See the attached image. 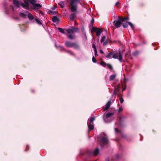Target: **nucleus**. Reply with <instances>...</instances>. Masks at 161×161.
<instances>
[{
  "label": "nucleus",
  "instance_id": "nucleus-1",
  "mask_svg": "<svg viewBox=\"0 0 161 161\" xmlns=\"http://www.w3.org/2000/svg\"><path fill=\"white\" fill-rule=\"evenodd\" d=\"M81 0H70V3L71 5L70 10L72 12H76L77 8V4L81 3L80 1Z\"/></svg>",
  "mask_w": 161,
  "mask_h": 161
},
{
  "label": "nucleus",
  "instance_id": "nucleus-42",
  "mask_svg": "<svg viewBox=\"0 0 161 161\" xmlns=\"http://www.w3.org/2000/svg\"><path fill=\"white\" fill-rule=\"evenodd\" d=\"M122 107H119L118 110L119 112H120L122 110Z\"/></svg>",
  "mask_w": 161,
  "mask_h": 161
},
{
  "label": "nucleus",
  "instance_id": "nucleus-19",
  "mask_svg": "<svg viewBox=\"0 0 161 161\" xmlns=\"http://www.w3.org/2000/svg\"><path fill=\"white\" fill-rule=\"evenodd\" d=\"M27 13H20L19 14V15L20 17H22V18L25 19L26 18V16L27 15Z\"/></svg>",
  "mask_w": 161,
  "mask_h": 161
},
{
  "label": "nucleus",
  "instance_id": "nucleus-34",
  "mask_svg": "<svg viewBox=\"0 0 161 161\" xmlns=\"http://www.w3.org/2000/svg\"><path fill=\"white\" fill-rule=\"evenodd\" d=\"M100 64L103 66H105L106 65H107V64H106L104 62H103L101 63H100Z\"/></svg>",
  "mask_w": 161,
  "mask_h": 161
},
{
  "label": "nucleus",
  "instance_id": "nucleus-12",
  "mask_svg": "<svg viewBox=\"0 0 161 161\" xmlns=\"http://www.w3.org/2000/svg\"><path fill=\"white\" fill-rule=\"evenodd\" d=\"M114 53V51H113L110 52H108V54L106 56V58L108 59H110L112 58V56H113Z\"/></svg>",
  "mask_w": 161,
  "mask_h": 161
},
{
  "label": "nucleus",
  "instance_id": "nucleus-40",
  "mask_svg": "<svg viewBox=\"0 0 161 161\" xmlns=\"http://www.w3.org/2000/svg\"><path fill=\"white\" fill-rule=\"evenodd\" d=\"M66 52L67 53H69V54H71V55H74V54H73V53H72L71 51H66Z\"/></svg>",
  "mask_w": 161,
  "mask_h": 161
},
{
  "label": "nucleus",
  "instance_id": "nucleus-21",
  "mask_svg": "<svg viewBox=\"0 0 161 161\" xmlns=\"http://www.w3.org/2000/svg\"><path fill=\"white\" fill-rule=\"evenodd\" d=\"M95 118L94 117H91L90 118L89 121H88V122L90 123V124H92L93 123V121L95 120Z\"/></svg>",
  "mask_w": 161,
  "mask_h": 161
},
{
  "label": "nucleus",
  "instance_id": "nucleus-52",
  "mask_svg": "<svg viewBox=\"0 0 161 161\" xmlns=\"http://www.w3.org/2000/svg\"><path fill=\"white\" fill-rule=\"evenodd\" d=\"M55 46H56V47H57V45L55 44Z\"/></svg>",
  "mask_w": 161,
  "mask_h": 161
},
{
  "label": "nucleus",
  "instance_id": "nucleus-5",
  "mask_svg": "<svg viewBox=\"0 0 161 161\" xmlns=\"http://www.w3.org/2000/svg\"><path fill=\"white\" fill-rule=\"evenodd\" d=\"M68 33L69 34H73L75 32H78L79 31V29L73 26L71 27L66 30Z\"/></svg>",
  "mask_w": 161,
  "mask_h": 161
},
{
  "label": "nucleus",
  "instance_id": "nucleus-3",
  "mask_svg": "<svg viewBox=\"0 0 161 161\" xmlns=\"http://www.w3.org/2000/svg\"><path fill=\"white\" fill-rule=\"evenodd\" d=\"M100 144L102 148L104 146L108 145L109 144V141L108 138L106 136H101L99 140Z\"/></svg>",
  "mask_w": 161,
  "mask_h": 161
},
{
  "label": "nucleus",
  "instance_id": "nucleus-48",
  "mask_svg": "<svg viewBox=\"0 0 161 161\" xmlns=\"http://www.w3.org/2000/svg\"><path fill=\"white\" fill-rule=\"evenodd\" d=\"M119 3V1H117L115 4V6H117V5Z\"/></svg>",
  "mask_w": 161,
  "mask_h": 161
},
{
  "label": "nucleus",
  "instance_id": "nucleus-24",
  "mask_svg": "<svg viewBox=\"0 0 161 161\" xmlns=\"http://www.w3.org/2000/svg\"><path fill=\"white\" fill-rule=\"evenodd\" d=\"M128 22L126 21L125 22L122 23V25L124 28H126L127 27L128 25H129Z\"/></svg>",
  "mask_w": 161,
  "mask_h": 161
},
{
  "label": "nucleus",
  "instance_id": "nucleus-51",
  "mask_svg": "<svg viewBox=\"0 0 161 161\" xmlns=\"http://www.w3.org/2000/svg\"><path fill=\"white\" fill-rule=\"evenodd\" d=\"M59 47L61 48L64 49L63 47L62 46H59Z\"/></svg>",
  "mask_w": 161,
  "mask_h": 161
},
{
  "label": "nucleus",
  "instance_id": "nucleus-30",
  "mask_svg": "<svg viewBox=\"0 0 161 161\" xmlns=\"http://www.w3.org/2000/svg\"><path fill=\"white\" fill-rule=\"evenodd\" d=\"M67 37L69 39L72 40H73L74 38L73 36L71 34H69L67 35Z\"/></svg>",
  "mask_w": 161,
  "mask_h": 161
},
{
  "label": "nucleus",
  "instance_id": "nucleus-47",
  "mask_svg": "<svg viewBox=\"0 0 161 161\" xmlns=\"http://www.w3.org/2000/svg\"><path fill=\"white\" fill-rule=\"evenodd\" d=\"M117 158L118 159L119 157V154H117L116 155Z\"/></svg>",
  "mask_w": 161,
  "mask_h": 161
},
{
  "label": "nucleus",
  "instance_id": "nucleus-10",
  "mask_svg": "<svg viewBox=\"0 0 161 161\" xmlns=\"http://www.w3.org/2000/svg\"><path fill=\"white\" fill-rule=\"evenodd\" d=\"M22 2L19 3L17 0H13V3L15 6L19 8L20 6H21V4Z\"/></svg>",
  "mask_w": 161,
  "mask_h": 161
},
{
  "label": "nucleus",
  "instance_id": "nucleus-20",
  "mask_svg": "<svg viewBox=\"0 0 161 161\" xmlns=\"http://www.w3.org/2000/svg\"><path fill=\"white\" fill-rule=\"evenodd\" d=\"M118 59L120 62H122V55L121 54V52H119V55Z\"/></svg>",
  "mask_w": 161,
  "mask_h": 161
},
{
  "label": "nucleus",
  "instance_id": "nucleus-37",
  "mask_svg": "<svg viewBox=\"0 0 161 161\" xmlns=\"http://www.w3.org/2000/svg\"><path fill=\"white\" fill-rule=\"evenodd\" d=\"M92 61L94 63H96L97 62V60L94 56H93L92 58Z\"/></svg>",
  "mask_w": 161,
  "mask_h": 161
},
{
  "label": "nucleus",
  "instance_id": "nucleus-44",
  "mask_svg": "<svg viewBox=\"0 0 161 161\" xmlns=\"http://www.w3.org/2000/svg\"><path fill=\"white\" fill-rule=\"evenodd\" d=\"M56 7L54 6H53L51 8V9L53 10H54L56 9Z\"/></svg>",
  "mask_w": 161,
  "mask_h": 161
},
{
  "label": "nucleus",
  "instance_id": "nucleus-9",
  "mask_svg": "<svg viewBox=\"0 0 161 161\" xmlns=\"http://www.w3.org/2000/svg\"><path fill=\"white\" fill-rule=\"evenodd\" d=\"M25 13H27L28 18L29 20H31L33 19H35V18H34L33 16L29 12L27 11H25Z\"/></svg>",
  "mask_w": 161,
  "mask_h": 161
},
{
  "label": "nucleus",
  "instance_id": "nucleus-4",
  "mask_svg": "<svg viewBox=\"0 0 161 161\" xmlns=\"http://www.w3.org/2000/svg\"><path fill=\"white\" fill-rule=\"evenodd\" d=\"M24 3H22L21 5L23 8L27 10L29 9L30 3H31L32 4V5H33L36 2V0H30V2L26 0H24Z\"/></svg>",
  "mask_w": 161,
  "mask_h": 161
},
{
  "label": "nucleus",
  "instance_id": "nucleus-13",
  "mask_svg": "<svg viewBox=\"0 0 161 161\" xmlns=\"http://www.w3.org/2000/svg\"><path fill=\"white\" fill-rule=\"evenodd\" d=\"M42 5L39 3H36L32 5V8L34 9H37L39 8L42 7Z\"/></svg>",
  "mask_w": 161,
  "mask_h": 161
},
{
  "label": "nucleus",
  "instance_id": "nucleus-35",
  "mask_svg": "<svg viewBox=\"0 0 161 161\" xmlns=\"http://www.w3.org/2000/svg\"><path fill=\"white\" fill-rule=\"evenodd\" d=\"M106 37L105 36H103L102 37V38L101 39V42H103L104 41V40L105 39Z\"/></svg>",
  "mask_w": 161,
  "mask_h": 161
},
{
  "label": "nucleus",
  "instance_id": "nucleus-28",
  "mask_svg": "<svg viewBox=\"0 0 161 161\" xmlns=\"http://www.w3.org/2000/svg\"><path fill=\"white\" fill-rule=\"evenodd\" d=\"M129 19V17H127L124 18H121V20L123 22L125 20H128Z\"/></svg>",
  "mask_w": 161,
  "mask_h": 161
},
{
  "label": "nucleus",
  "instance_id": "nucleus-38",
  "mask_svg": "<svg viewBox=\"0 0 161 161\" xmlns=\"http://www.w3.org/2000/svg\"><path fill=\"white\" fill-rule=\"evenodd\" d=\"M119 100H120V103H123L124 101L123 98L121 97H120L119 98Z\"/></svg>",
  "mask_w": 161,
  "mask_h": 161
},
{
  "label": "nucleus",
  "instance_id": "nucleus-53",
  "mask_svg": "<svg viewBox=\"0 0 161 161\" xmlns=\"http://www.w3.org/2000/svg\"><path fill=\"white\" fill-rule=\"evenodd\" d=\"M32 91L33 92H34V90H32Z\"/></svg>",
  "mask_w": 161,
  "mask_h": 161
},
{
  "label": "nucleus",
  "instance_id": "nucleus-36",
  "mask_svg": "<svg viewBox=\"0 0 161 161\" xmlns=\"http://www.w3.org/2000/svg\"><path fill=\"white\" fill-rule=\"evenodd\" d=\"M94 22V19L93 18H92V19L91 20V24L92 25L91 26H93V24Z\"/></svg>",
  "mask_w": 161,
  "mask_h": 161
},
{
  "label": "nucleus",
  "instance_id": "nucleus-14",
  "mask_svg": "<svg viewBox=\"0 0 161 161\" xmlns=\"http://www.w3.org/2000/svg\"><path fill=\"white\" fill-rule=\"evenodd\" d=\"M111 104V100H109L106 105V107L104 108V110H106L110 107Z\"/></svg>",
  "mask_w": 161,
  "mask_h": 161
},
{
  "label": "nucleus",
  "instance_id": "nucleus-31",
  "mask_svg": "<svg viewBox=\"0 0 161 161\" xmlns=\"http://www.w3.org/2000/svg\"><path fill=\"white\" fill-rule=\"evenodd\" d=\"M91 27H92V30L93 31H95L96 32V31H97V30L98 29V28H97L96 27H94L93 26H93H92Z\"/></svg>",
  "mask_w": 161,
  "mask_h": 161
},
{
  "label": "nucleus",
  "instance_id": "nucleus-27",
  "mask_svg": "<svg viewBox=\"0 0 161 161\" xmlns=\"http://www.w3.org/2000/svg\"><path fill=\"white\" fill-rule=\"evenodd\" d=\"M128 23L129 25L130 26L131 29L132 30H134V25L130 22H128Z\"/></svg>",
  "mask_w": 161,
  "mask_h": 161
},
{
  "label": "nucleus",
  "instance_id": "nucleus-18",
  "mask_svg": "<svg viewBox=\"0 0 161 161\" xmlns=\"http://www.w3.org/2000/svg\"><path fill=\"white\" fill-rule=\"evenodd\" d=\"M76 17V14L75 13L72 14L70 16V19L71 20H73Z\"/></svg>",
  "mask_w": 161,
  "mask_h": 161
},
{
  "label": "nucleus",
  "instance_id": "nucleus-6",
  "mask_svg": "<svg viewBox=\"0 0 161 161\" xmlns=\"http://www.w3.org/2000/svg\"><path fill=\"white\" fill-rule=\"evenodd\" d=\"M123 22L121 20V18L119 17L118 19L117 20L114 24V26L116 28L119 27L121 25Z\"/></svg>",
  "mask_w": 161,
  "mask_h": 161
},
{
  "label": "nucleus",
  "instance_id": "nucleus-16",
  "mask_svg": "<svg viewBox=\"0 0 161 161\" xmlns=\"http://www.w3.org/2000/svg\"><path fill=\"white\" fill-rule=\"evenodd\" d=\"M103 32V31L101 29L98 28L96 32V35L97 36H99Z\"/></svg>",
  "mask_w": 161,
  "mask_h": 161
},
{
  "label": "nucleus",
  "instance_id": "nucleus-25",
  "mask_svg": "<svg viewBox=\"0 0 161 161\" xmlns=\"http://www.w3.org/2000/svg\"><path fill=\"white\" fill-rule=\"evenodd\" d=\"M119 55L118 53H115L114 54L113 56H112V58L114 59H118Z\"/></svg>",
  "mask_w": 161,
  "mask_h": 161
},
{
  "label": "nucleus",
  "instance_id": "nucleus-26",
  "mask_svg": "<svg viewBox=\"0 0 161 161\" xmlns=\"http://www.w3.org/2000/svg\"><path fill=\"white\" fill-rule=\"evenodd\" d=\"M35 20L36 22L39 25H40L42 24V23L40 21V19H36L35 18Z\"/></svg>",
  "mask_w": 161,
  "mask_h": 161
},
{
  "label": "nucleus",
  "instance_id": "nucleus-33",
  "mask_svg": "<svg viewBox=\"0 0 161 161\" xmlns=\"http://www.w3.org/2000/svg\"><path fill=\"white\" fill-rule=\"evenodd\" d=\"M107 65L108 68L112 70L113 69V67L111 64H107Z\"/></svg>",
  "mask_w": 161,
  "mask_h": 161
},
{
  "label": "nucleus",
  "instance_id": "nucleus-49",
  "mask_svg": "<svg viewBox=\"0 0 161 161\" xmlns=\"http://www.w3.org/2000/svg\"><path fill=\"white\" fill-rule=\"evenodd\" d=\"M100 53H103V52L102 50H100Z\"/></svg>",
  "mask_w": 161,
  "mask_h": 161
},
{
  "label": "nucleus",
  "instance_id": "nucleus-17",
  "mask_svg": "<svg viewBox=\"0 0 161 161\" xmlns=\"http://www.w3.org/2000/svg\"><path fill=\"white\" fill-rule=\"evenodd\" d=\"M87 125L88 128L89 130H93L94 129V126L93 125V123L92 124H90L89 125L87 123Z\"/></svg>",
  "mask_w": 161,
  "mask_h": 161
},
{
  "label": "nucleus",
  "instance_id": "nucleus-29",
  "mask_svg": "<svg viewBox=\"0 0 161 161\" xmlns=\"http://www.w3.org/2000/svg\"><path fill=\"white\" fill-rule=\"evenodd\" d=\"M58 29L59 30V31L61 33H62V34H65V32L64 31L63 29L61 28L58 27Z\"/></svg>",
  "mask_w": 161,
  "mask_h": 161
},
{
  "label": "nucleus",
  "instance_id": "nucleus-32",
  "mask_svg": "<svg viewBox=\"0 0 161 161\" xmlns=\"http://www.w3.org/2000/svg\"><path fill=\"white\" fill-rule=\"evenodd\" d=\"M48 12L49 14H52V15L54 14H56V11H53L50 10H49L48 11Z\"/></svg>",
  "mask_w": 161,
  "mask_h": 161
},
{
  "label": "nucleus",
  "instance_id": "nucleus-8",
  "mask_svg": "<svg viewBox=\"0 0 161 161\" xmlns=\"http://www.w3.org/2000/svg\"><path fill=\"white\" fill-rule=\"evenodd\" d=\"M126 117L125 116H122L119 118V124L121 126H123V123L126 121Z\"/></svg>",
  "mask_w": 161,
  "mask_h": 161
},
{
  "label": "nucleus",
  "instance_id": "nucleus-7",
  "mask_svg": "<svg viewBox=\"0 0 161 161\" xmlns=\"http://www.w3.org/2000/svg\"><path fill=\"white\" fill-rule=\"evenodd\" d=\"M88 152L90 155H93L94 156H97L99 153V149L97 148L95 149L93 152L91 151H89Z\"/></svg>",
  "mask_w": 161,
  "mask_h": 161
},
{
  "label": "nucleus",
  "instance_id": "nucleus-23",
  "mask_svg": "<svg viewBox=\"0 0 161 161\" xmlns=\"http://www.w3.org/2000/svg\"><path fill=\"white\" fill-rule=\"evenodd\" d=\"M58 4L60 5L61 7L63 8L65 6L64 2L62 1H60L58 3Z\"/></svg>",
  "mask_w": 161,
  "mask_h": 161
},
{
  "label": "nucleus",
  "instance_id": "nucleus-39",
  "mask_svg": "<svg viewBox=\"0 0 161 161\" xmlns=\"http://www.w3.org/2000/svg\"><path fill=\"white\" fill-rule=\"evenodd\" d=\"M92 47L94 49V50H97L95 45L94 44H92Z\"/></svg>",
  "mask_w": 161,
  "mask_h": 161
},
{
  "label": "nucleus",
  "instance_id": "nucleus-46",
  "mask_svg": "<svg viewBox=\"0 0 161 161\" xmlns=\"http://www.w3.org/2000/svg\"><path fill=\"white\" fill-rule=\"evenodd\" d=\"M115 132H116V133H118V129L117 128H115Z\"/></svg>",
  "mask_w": 161,
  "mask_h": 161
},
{
  "label": "nucleus",
  "instance_id": "nucleus-11",
  "mask_svg": "<svg viewBox=\"0 0 161 161\" xmlns=\"http://www.w3.org/2000/svg\"><path fill=\"white\" fill-rule=\"evenodd\" d=\"M52 21L53 22L59 23V20L57 16H54L52 18Z\"/></svg>",
  "mask_w": 161,
  "mask_h": 161
},
{
  "label": "nucleus",
  "instance_id": "nucleus-41",
  "mask_svg": "<svg viewBox=\"0 0 161 161\" xmlns=\"http://www.w3.org/2000/svg\"><path fill=\"white\" fill-rule=\"evenodd\" d=\"M94 55L95 56H97V50H94Z\"/></svg>",
  "mask_w": 161,
  "mask_h": 161
},
{
  "label": "nucleus",
  "instance_id": "nucleus-45",
  "mask_svg": "<svg viewBox=\"0 0 161 161\" xmlns=\"http://www.w3.org/2000/svg\"><path fill=\"white\" fill-rule=\"evenodd\" d=\"M137 53H138L137 52H134L133 53V55L134 56H136L137 54Z\"/></svg>",
  "mask_w": 161,
  "mask_h": 161
},
{
  "label": "nucleus",
  "instance_id": "nucleus-43",
  "mask_svg": "<svg viewBox=\"0 0 161 161\" xmlns=\"http://www.w3.org/2000/svg\"><path fill=\"white\" fill-rule=\"evenodd\" d=\"M108 41H107L103 43V45H106L108 44Z\"/></svg>",
  "mask_w": 161,
  "mask_h": 161
},
{
  "label": "nucleus",
  "instance_id": "nucleus-22",
  "mask_svg": "<svg viewBox=\"0 0 161 161\" xmlns=\"http://www.w3.org/2000/svg\"><path fill=\"white\" fill-rule=\"evenodd\" d=\"M116 76V74H115L111 75L109 77V79L110 80H113L115 78Z\"/></svg>",
  "mask_w": 161,
  "mask_h": 161
},
{
  "label": "nucleus",
  "instance_id": "nucleus-15",
  "mask_svg": "<svg viewBox=\"0 0 161 161\" xmlns=\"http://www.w3.org/2000/svg\"><path fill=\"white\" fill-rule=\"evenodd\" d=\"M114 114V113H108L106 115V118L108 119V118L113 116Z\"/></svg>",
  "mask_w": 161,
  "mask_h": 161
},
{
  "label": "nucleus",
  "instance_id": "nucleus-2",
  "mask_svg": "<svg viewBox=\"0 0 161 161\" xmlns=\"http://www.w3.org/2000/svg\"><path fill=\"white\" fill-rule=\"evenodd\" d=\"M65 45L68 47H73L75 49L77 50H80V46L76 42L66 41L65 42Z\"/></svg>",
  "mask_w": 161,
  "mask_h": 161
},
{
  "label": "nucleus",
  "instance_id": "nucleus-50",
  "mask_svg": "<svg viewBox=\"0 0 161 161\" xmlns=\"http://www.w3.org/2000/svg\"><path fill=\"white\" fill-rule=\"evenodd\" d=\"M114 94H115L116 95H118V94L116 93L115 92V90L114 91Z\"/></svg>",
  "mask_w": 161,
  "mask_h": 161
}]
</instances>
